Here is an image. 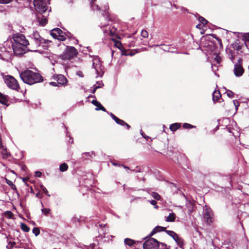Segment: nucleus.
Here are the masks:
<instances>
[{"label": "nucleus", "instance_id": "obj_35", "mask_svg": "<svg viewBox=\"0 0 249 249\" xmlns=\"http://www.w3.org/2000/svg\"><path fill=\"white\" fill-rule=\"evenodd\" d=\"M33 233L36 236H37L40 234V230L37 227H35L33 229Z\"/></svg>", "mask_w": 249, "mask_h": 249}, {"label": "nucleus", "instance_id": "obj_38", "mask_svg": "<svg viewBox=\"0 0 249 249\" xmlns=\"http://www.w3.org/2000/svg\"><path fill=\"white\" fill-rule=\"evenodd\" d=\"M141 36L144 38H146L148 36V33L145 30H142L141 32Z\"/></svg>", "mask_w": 249, "mask_h": 249}, {"label": "nucleus", "instance_id": "obj_48", "mask_svg": "<svg viewBox=\"0 0 249 249\" xmlns=\"http://www.w3.org/2000/svg\"><path fill=\"white\" fill-rule=\"evenodd\" d=\"M227 96L230 98L233 97L234 96V93L231 90H228L227 92Z\"/></svg>", "mask_w": 249, "mask_h": 249}, {"label": "nucleus", "instance_id": "obj_8", "mask_svg": "<svg viewBox=\"0 0 249 249\" xmlns=\"http://www.w3.org/2000/svg\"><path fill=\"white\" fill-rule=\"evenodd\" d=\"M50 35L54 38L57 39L60 41H64L66 39V34L58 28L52 30Z\"/></svg>", "mask_w": 249, "mask_h": 249}, {"label": "nucleus", "instance_id": "obj_37", "mask_svg": "<svg viewBox=\"0 0 249 249\" xmlns=\"http://www.w3.org/2000/svg\"><path fill=\"white\" fill-rule=\"evenodd\" d=\"M152 197L154 198H155V199H157L158 200H160L161 198L160 196L157 193H155V192L153 193Z\"/></svg>", "mask_w": 249, "mask_h": 249}, {"label": "nucleus", "instance_id": "obj_31", "mask_svg": "<svg viewBox=\"0 0 249 249\" xmlns=\"http://www.w3.org/2000/svg\"><path fill=\"white\" fill-rule=\"evenodd\" d=\"M212 36H213V37L215 38L217 40V42H218L220 47L221 48H223V44H222V42L221 39L219 37H217L216 36V35H215L214 34H212Z\"/></svg>", "mask_w": 249, "mask_h": 249}, {"label": "nucleus", "instance_id": "obj_3", "mask_svg": "<svg viewBox=\"0 0 249 249\" xmlns=\"http://www.w3.org/2000/svg\"><path fill=\"white\" fill-rule=\"evenodd\" d=\"M77 50L73 46H67L64 52L59 57L63 60H70L76 57L78 54Z\"/></svg>", "mask_w": 249, "mask_h": 249}, {"label": "nucleus", "instance_id": "obj_25", "mask_svg": "<svg viewBox=\"0 0 249 249\" xmlns=\"http://www.w3.org/2000/svg\"><path fill=\"white\" fill-rule=\"evenodd\" d=\"M176 219V214L172 213L166 217V221L167 222H174Z\"/></svg>", "mask_w": 249, "mask_h": 249}, {"label": "nucleus", "instance_id": "obj_27", "mask_svg": "<svg viewBox=\"0 0 249 249\" xmlns=\"http://www.w3.org/2000/svg\"><path fill=\"white\" fill-rule=\"evenodd\" d=\"M68 169V165L67 163L64 162L60 164L59 166V170L61 172H65Z\"/></svg>", "mask_w": 249, "mask_h": 249}, {"label": "nucleus", "instance_id": "obj_44", "mask_svg": "<svg viewBox=\"0 0 249 249\" xmlns=\"http://www.w3.org/2000/svg\"><path fill=\"white\" fill-rule=\"evenodd\" d=\"M115 46L118 48H119L120 50L122 49V47H123L122 45V43L120 41H117L116 42H115Z\"/></svg>", "mask_w": 249, "mask_h": 249}, {"label": "nucleus", "instance_id": "obj_10", "mask_svg": "<svg viewBox=\"0 0 249 249\" xmlns=\"http://www.w3.org/2000/svg\"><path fill=\"white\" fill-rule=\"evenodd\" d=\"M32 36V40L31 41V44H30L33 47L37 48L38 47L40 46L43 39L37 32H34Z\"/></svg>", "mask_w": 249, "mask_h": 249}, {"label": "nucleus", "instance_id": "obj_51", "mask_svg": "<svg viewBox=\"0 0 249 249\" xmlns=\"http://www.w3.org/2000/svg\"><path fill=\"white\" fill-rule=\"evenodd\" d=\"M100 88H101V86H94L91 92L92 93H94L95 92L96 89Z\"/></svg>", "mask_w": 249, "mask_h": 249}, {"label": "nucleus", "instance_id": "obj_50", "mask_svg": "<svg viewBox=\"0 0 249 249\" xmlns=\"http://www.w3.org/2000/svg\"><path fill=\"white\" fill-rule=\"evenodd\" d=\"M35 176L37 177H41L42 176V173L40 171H37L35 172Z\"/></svg>", "mask_w": 249, "mask_h": 249}, {"label": "nucleus", "instance_id": "obj_26", "mask_svg": "<svg viewBox=\"0 0 249 249\" xmlns=\"http://www.w3.org/2000/svg\"><path fill=\"white\" fill-rule=\"evenodd\" d=\"M122 48L121 50V51L122 52V55H125V56H127V55L133 56L135 53H137V52H133V53H128V50H126L123 47H122Z\"/></svg>", "mask_w": 249, "mask_h": 249}, {"label": "nucleus", "instance_id": "obj_22", "mask_svg": "<svg viewBox=\"0 0 249 249\" xmlns=\"http://www.w3.org/2000/svg\"><path fill=\"white\" fill-rule=\"evenodd\" d=\"M221 95L219 90H215L213 93V99L214 102L217 101L221 97Z\"/></svg>", "mask_w": 249, "mask_h": 249}, {"label": "nucleus", "instance_id": "obj_12", "mask_svg": "<svg viewBox=\"0 0 249 249\" xmlns=\"http://www.w3.org/2000/svg\"><path fill=\"white\" fill-rule=\"evenodd\" d=\"M108 9H109L108 6V5L106 6L105 7L104 13L102 14L103 16L106 17L105 19L106 22L105 23L101 22L100 27L101 28L105 27L107 25L108 21L112 20V18L110 14L109 13Z\"/></svg>", "mask_w": 249, "mask_h": 249}, {"label": "nucleus", "instance_id": "obj_58", "mask_svg": "<svg viewBox=\"0 0 249 249\" xmlns=\"http://www.w3.org/2000/svg\"><path fill=\"white\" fill-rule=\"evenodd\" d=\"M0 147L1 148H3V146L2 145V140H1L0 136Z\"/></svg>", "mask_w": 249, "mask_h": 249}, {"label": "nucleus", "instance_id": "obj_24", "mask_svg": "<svg viewBox=\"0 0 249 249\" xmlns=\"http://www.w3.org/2000/svg\"><path fill=\"white\" fill-rule=\"evenodd\" d=\"M124 242L125 245H127L130 247L133 246L136 242L134 240L130 238H125L124 240Z\"/></svg>", "mask_w": 249, "mask_h": 249}, {"label": "nucleus", "instance_id": "obj_4", "mask_svg": "<svg viewBox=\"0 0 249 249\" xmlns=\"http://www.w3.org/2000/svg\"><path fill=\"white\" fill-rule=\"evenodd\" d=\"M5 83L7 87L13 90L19 91L20 88L18 81L12 76L7 75L4 77Z\"/></svg>", "mask_w": 249, "mask_h": 249}, {"label": "nucleus", "instance_id": "obj_16", "mask_svg": "<svg viewBox=\"0 0 249 249\" xmlns=\"http://www.w3.org/2000/svg\"><path fill=\"white\" fill-rule=\"evenodd\" d=\"M91 103L95 106L97 108H96V110H102L104 112H106V109L101 104L100 102L97 101L96 100H94L91 102Z\"/></svg>", "mask_w": 249, "mask_h": 249}, {"label": "nucleus", "instance_id": "obj_28", "mask_svg": "<svg viewBox=\"0 0 249 249\" xmlns=\"http://www.w3.org/2000/svg\"><path fill=\"white\" fill-rule=\"evenodd\" d=\"M48 20L45 16H42L41 19L39 20V24L42 26H44L47 24Z\"/></svg>", "mask_w": 249, "mask_h": 249}, {"label": "nucleus", "instance_id": "obj_11", "mask_svg": "<svg viewBox=\"0 0 249 249\" xmlns=\"http://www.w3.org/2000/svg\"><path fill=\"white\" fill-rule=\"evenodd\" d=\"M27 46H24L23 45L19 44H13L12 49L14 53L17 55H21L26 52Z\"/></svg>", "mask_w": 249, "mask_h": 249}, {"label": "nucleus", "instance_id": "obj_64", "mask_svg": "<svg viewBox=\"0 0 249 249\" xmlns=\"http://www.w3.org/2000/svg\"><path fill=\"white\" fill-rule=\"evenodd\" d=\"M122 166H123L125 169H129V168L128 167H127V166H125L123 165Z\"/></svg>", "mask_w": 249, "mask_h": 249}, {"label": "nucleus", "instance_id": "obj_33", "mask_svg": "<svg viewBox=\"0 0 249 249\" xmlns=\"http://www.w3.org/2000/svg\"><path fill=\"white\" fill-rule=\"evenodd\" d=\"M178 245L179 246L180 248H182L184 244L183 242V240L182 239L180 238H178V240H177V241H176Z\"/></svg>", "mask_w": 249, "mask_h": 249}, {"label": "nucleus", "instance_id": "obj_45", "mask_svg": "<svg viewBox=\"0 0 249 249\" xmlns=\"http://www.w3.org/2000/svg\"><path fill=\"white\" fill-rule=\"evenodd\" d=\"M214 59L218 64H219L221 62V58L218 54L216 55Z\"/></svg>", "mask_w": 249, "mask_h": 249}, {"label": "nucleus", "instance_id": "obj_49", "mask_svg": "<svg viewBox=\"0 0 249 249\" xmlns=\"http://www.w3.org/2000/svg\"><path fill=\"white\" fill-rule=\"evenodd\" d=\"M233 104H234V106L235 107V109H236V110H237L238 109V107L239 106V102L236 100H233Z\"/></svg>", "mask_w": 249, "mask_h": 249}, {"label": "nucleus", "instance_id": "obj_47", "mask_svg": "<svg viewBox=\"0 0 249 249\" xmlns=\"http://www.w3.org/2000/svg\"><path fill=\"white\" fill-rule=\"evenodd\" d=\"M13 0H0V4H5L11 2Z\"/></svg>", "mask_w": 249, "mask_h": 249}, {"label": "nucleus", "instance_id": "obj_9", "mask_svg": "<svg viewBox=\"0 0 249 249\" xmlns=\"http://www.w3.org/2000/svg\"><path fill=\"white\" fill-rule=\"evenodd\" d=\"M13 39L15 42L13 44H19L24 46L30 45L29 42L26 39L24 35L21 34H17L14 35Z\"/></svg>", "mask_w": 249, "mask_h": 249}, {"label": "nucleus", "instance_id": "obj_18", "mask_svg": "<svg viewBox=\"0 0 249 249\" xmlns=\"http://www.w3.org/2000/svg\"><path fill=\"white\" fill-rule=\"evenodd\" d=\"M110 115L117 124L122 126H124V124H125V122L124 120L119 119L112 113H110Z\"/></svg>", "mask_w": 249, "mask_h": 249}, {"label": "nucleus", "instance_id": "obj_41", "mask_svg": "<svg viewBox=\"0 0 249 249\" xmlns=\"http://www.w3.org/2000/svg\"><path fill=\"white\" fill-rule=\"evenodd\" d=\"M206 241L209 243H211L212 244H213V240L210 234L207 235V237L206 238Z\"/></svg>", "mask_w": 249, "mask_h": 249}, {"label": "nucleus", "instance_id": "obj_40", "mask_svg": "<svg viewBox=\"0 0 249 249\" xmlns=\"http://www.w3.org/2000/svg\"><path fill=\"white\" fill-rule=\"evenodd\" d=\"M16 245V243L15 242H9L6 246V248L8 249H12L14 246Z\"/></svg>", "mask_w": 249, "mask_h": 249}, {"label": "nucleus", "instance_id": "obj_46", "mask_svg": "<svg viewBox=\"0 0 249 249\" xmlns=\"http://www.w3.org/2000/svg\"><path fill=\"white\" fill-rule=\"evenodd\" d=\"M150 203L155 206V209H158L159 208V206L157 205V202L155 200H152L150 201Z\"/></svg>", "mask_w": 249, "mask_h": 249}, {"label": "nucleus", "instance_id": "obj_42", "mask_svg": "<svg viewBox=\"0 0 249 249\" xmlns=\"http://www.w3.org/2000/svg\"><path fill=\"white\" fill-rule=\"evenodd\" d=\"M6 182L9 186H11L12 189H16V186L13 184L12 181L9 179H6Z\"/></svg>", "mask_w": 249, "mask_h": 249}, {"label": "nucleus", "instance_id": "obj_39", "mask_svg": "<svg viewBox=\"0 0 249 249\" xmlns=\"http://www.w3.org/2000/svg\"><path fill=\"white\" fill-rule=\"evenodd\" d=\"M5 215L8 218H12L13 216V213L10 211H6L5 213Z\"/></svg>", "mask_w": 249, "mask_h": 249}, {"label": "nucleus", "instance_id": "obj_56", "mask_svg": "<svg viewBox=\"0 0 249 249\" xmlns=\"http://www.w3.org/2000/svg\"><path fill=\"white\" fill-rule=\"evenodd\" d=\"M50 84L53 86H57V84L55 82H51L50 83Z\"/></svg>", "mask_w": 249, "mask_h": 249}, {"label": "nucleus", "instance_id": "obj_57", "mask_svg": "<svg viewBox=\"0 0 249 249\" xmlns=\"http://www.w3.org/2000/svg\"><path fill=\"white\" fill-rule=\"evenodd\" d=\"M124 126H125L127 129H129L131 127L130 126L125 122V124H124Z\"/></svg>", "mask_w": 249, "mask_h": 249}, {"label": "nucleus", "instance_id": "obj_1", "mask_svg": "<svg viewBox=\"0 0 249 249\" xmlns=\"http://www.w3.org/2000/svg\"><path fill=\"white\" fill-rule=\"evenodd\" d=\"M231 46L234 50L229 49L227 51V53L232 63L234 62L236 54L244 56L249 52L248 46L244 40L241 42L239 40H236Z\"/></svg>", "mask_w": 249, "mask_h": 249}, {"label": "nucleus", "instance_id": "obj_15", "mask_svg": "<svg viewBox=\"0 0 249 249\" xmlns=\"http://www.w3.org/2000/svg\"><path fill=\"white\" fill-rule=\"evenodd\" d=\"M166 229V228H165V227H163L159 226H156L151 231V232L149 234L148 237H150L152 236L155 233H157L158 232H160V231H167Z\"/></svg>", "mask_w": 249, "mask_h": 249}, {"label": "nucleus", "instance_id": "obj_52", "mask_svg": "<svg viewBox=\"0 0 249 249\" xmlns=\"http://www.w3.org/2000/svg\"><path fill=\"white\" fill-rule=\"evenodd\" d=\"M161 247H163L164 249H168L167 245L166 244H165V243H161Z\"/></svg>", "mask_w": 249, "mask_h": 249}, {"label": "nucleus", "instance_id": "obj_13", "mask_svg": "<svg viewBox=\"0 0 249 249\" xmlns=\"http://www.w3.org/2000/svg\"><path fill=\"white\" fill-rule=\"evenodd\" d=\"M213 213L211 209L207 208L205 209V213L204 214V219L205 222L210 225L213 222Z\"/></svg>", "mask_w": 249, "mask_h": 249}, {"label": "nucleus", "instance_id": "obj_62", "mask_svg": "<svg viewBox=\"0 0 249 249\" xmlns=\"http://www.w3.org/2000/svg\"><path fill=\"white\" fill-rule=\"evenodd\" d=\"M71 35V34L70 33H68L67 34H66V36H67L68 37H70Z\"/></svg>", "mask_w": 249, "mask_h": 249}, {"label": "nucleus", "instance_id": "obj_29", "mask_svg": "<svg viewBox=\"0 0 249 249\" xmlns=\"http://www.w3.org/2000/svg\"><path fill=\"white\" fill-rule=\"evenodd\" d=\"M20 228L21 230L25 232H29L30 231V228L25 224L21 223L20 224Z\"/></svg>", "mask_w": 249, "mask_h": 249}, {"label": "nucleus", "instance_id": "obj_7", "mask_svg": "<svg viewBox=\"0 0 249 249\" xmlns=\"http://www.w3.org/2000/svg\"><path fill=\"white\" fill-rule=\"evenodd\" d=\"M160 242L153 238L146 240L143 244V249H158Z\"/></svg>", "mask_w": 249, "mask_h": 249}, {"label": "nucleus", "instance_id": "obj_63", "mask_svg": "<svg viewBox=\"0 0 249 249\" xmlns=\"http://www.w3.org/2000/svg\"><path fill=\"white\" fill-rule=\"evenodd\" d=\"M246 39L249 40V35H248L246 36Z\"/></svg>", "mask_w": 249, "mask_h": 249}, {"label": "nucleus", "instance_id": "obj_61", "mask_svg": "<svg viewBox=\"0 0 249 249\" xmlns=\"http://www.w3.org/2000/svg\"><path fill=\"white\" fill-rule=\"evenodd\" d=\"M4 53L8 55V56L10 55L9 51H4Z\"/></svg>", "mask_w": 249, "mask_h": 249}, {"label": "nucleus", "instance_id": "obj_23", "mask_svg": "<svg viewBox=\"0 0 249 249\" xmlns=\"http://www.w3.org/2000/svg\"><path fill=\"white\" fill-rule=\"evenodd\" d=\"M2 157L3 159H6L8 157L10 156V152H8L6 148L3 146V148H2V151L1 152Z\"/></svg>", "mask_w": 249, "mask_h": 249}, {"label": "nucleus", "instance_id": "obj_32", "mask_svg": "<svg viewBox=\"0 0 249 249\" xmlns=\"http://www.w3.org/2000/svg\"><path fill=\"white\" fill-rule=\"evenodd\" d=\"M198 20L201 23V24L203 25H206L208 22L205 18L201 16L198 17Z\"/></svg>", "mask_w": 249, "mask_h": 249}, {"label": "nucleus", "instance_id": "obj_60", "mask_svg": "<svg viewBox=\"0 0 249 249\" xmlns=\"http://www.w3.org/2000/svg\"><path fill=\"white\" fill-rule=\"evenodd\" d=\"M201 24L199 23V24H198L196 26V27L197 28L200 29V28H201Z\"/></svg>", "mask_w": 249, "mask_h": 249}, {"label": "nucleus", "instance_id": "obj_59", "mask_svg": "<svg viewBox=\"0 0 249 249\" xmlns=\"http://www.w3.org/2000/svg\"><path fill=\"white\" fill-rule=\"evenodd\" d=\"M77 75L80 76H81V77H83V75L82 74V72L81 71H78L77 72Z\"/></svg>", "mask_w": 249, "mask_h": 249}, {"label": "nucleus", "instance_id": "obj_53", "mask_svg": "<svg viewBox=\"0 0 249 249\" xmlns=\"http://www.w3.org/2000/svg\"><path fill=\"white\" fill-rule=\"evenodd\" d=\"M137 52V53L139 52V51H138L136 50H128V53H133V52Z\"/></svg>", "mask_w": 249, "mask_h": 249}, {"label": "nucleus", "instance_id": "obj_34", "mask_svg": "<svg viewBox=\"0 0 249 249\" xmlns=\"http://www.w3.org/2000/svg\"><path fill=\"white\" fill-rule=\"evenodd\" d=\"M90 5H91V7L92 9L93 10H96V11L100 10V6L98 5L95 4L94 2L91 3Z\"/></svg>", "mask_w": 249, "mask_h": 249}, {"label": "nucleus", "instance_id": "obj_54", "mask_svg": "<svg viewBox=\"0 0 249 249\" xmlns=\"http://www.w3.org/2000/svg\"><path fill=\"white\" fill-rule=\"evenodd\" d=\"M36 196L37 197L41 198L42 197V194H41L39 192H38L37 194H36Z\"/></svg>", "mask_w": 249, "mask_h": 249}, {"label": "nucleus", "instance_id": "obj_17", "mask_svg": "<svg viewBox=\"0 0 249 249\" xmlns=\"http://www.w3.org/2000/svg\"><path fill=\"white\" fill-rule=\"evenodd\" d=\"M110 115L117 124L122 126H124V124H125V122L124 120L119 119L112 113H110Z\"/></svg>", "mask_w": 249, "mask_h": 249}, {"label": "nucleus", "instance_id": "obj_14", "mask_svg": "<svg viewBox=\"0 0 249 249\" xmlns=\"http://www.w3.org/2000/svg\"><path fill=\"white\" fill-rule=\"evenodd\" d=\"M53 79L56 80L58 84L62 85H66L68 80L67 78L62 74H54L53 75Z\"/></svg>", "mask_w": 249, "mask_h": 249}, {"label": "nucleus", "instance_id": "obj_36", "mask_svg": "<svg viewBox=\"0 0 249 249\" xmlns=\"http://www.w3.org/2000/svg\"><path fill=\"white\" fill-rule=\"evenodd\" d=\"M41 189L43 191V192L48 196H50V195L49 194V192L46 187L43 185H41L40 186Z\"/></svg>", "mask_w": 249, "mask_h": 249}, {"label": "nucleus", "instance_id": "obj_20", "mask_svg": "<svg viewBox=\"0 0 249 249\" xmlns=\"http://www.w3.org/2000/svg\"><path fill=\"white\" fill-rule=\"evenodd\" d=\"M165 232L167 234H168L169 236L172 237L175 241H177V240H178L179 237H178V235L174 231L167 230V231H165Z\"/></svg>", "mask_w": 249, "mask_h": 249}, {"label": "nucleus", "instance_id": "obj_2", "mask_svg": "<svg viewBox=\"0 0 249 249\" xmlns=\"http://www.w3.org/2000/svg\"><path fill=\"white\" fill-rule=\"evenodd\" d=\"M20 77L25 83L29 85H33L43 81V77L40 73L29 70L21 72Z\"/></svg>", "mask_w": 249, "mask_h": 249}, {"label": "nucleus", "instance_id": "obj_21", "mask_svg": "<svg viewBox=\"0 0 249 249\" xmlns=\"http://www.w3.org/2000/svg\"><path fill=\"white\" fill-rule=\"evenodd\" d=\"M181 127V124L180 123H176L171 124L170 125L169 129L173 132L176 131L178 129Z\"/></svg>", "mask_w": 249, "mask_h": 249}, {"label": "nucleus", "instance_id": "obj_55", "mask_svg": "<svg viewBox=\"0 0 249 249\" xmlns=\"http://www.w3.org/2000/svg\"><path fill=\"white\" fill-rule=\"evenodd\" d=\"M142 135L143 138H144L145 139L147 140L149 138L148 136H147L146 135H145L143 132L142 133Z\"/></svg>", "mask_w": 249, "mask_h": 249}, {"label": "nucleus", "instance_id": "obj_30", "mask_svg": "<svg viewBox=\"0 0 249 249\" xmlns=\"http://www.w3.org/2000/svg\"><path fill=\"white\" fill-rule=\"evenodd\" d=\"M182 127L184 129H192L196 128L195 125H192L188 123H184L183 124Z\"/></svg>", "mask_w": 249, "mask_h": 249}, {"label": "nucleus", "instance_id": "obj_6", "mask_svg": "<svg viewBox=\"0 0 249 249\" xmlns=\"http://www.w3.org/2000/svg\"><path fill=\"white\" fill-rule=\"evenodd\" d=\"M244 71L245 70L243 67V59L241 57H239L234 65V74L236 77H240L243 74Z\"/></svg>", "mask_w": 249, "mask_h": 249}, {"label": "nucleus", "instance_id": "obj_19", "mask_svg": "<svg viewBox=\"0 0 249 249\" xmlns=\"http://www.w3.org/2000/svg\"><path fill=\"white\" fill-rule=\"evenodd\" d=\"M7 96L4 95L2 94L1 92H0V103L2 105H6L7 106H8L9 104H7Z\"/></svg>", "mask_w": 249, "mask_h": 249}, {"label": "nucleus", "instance_id": "obj_5", "mask_svg": "<svg viewBox=\"0 0 249 249\" xmlns=\"http://www.w3.org/2000/svg\"><path fill=\"white\" fill-rule=\"evenodd\" d=\"M34 5L36 11L41 14L45 13L48 9L46 0H34Z\"/></svg>", "mask_w": 249, "mask_h": 249}, {"label": "nucleus", "instance_id": "obj_43", "mask_svg": "<svg viewBox=\"0 0 249 249\" xmlns=\"http://www.w3.org/2000/svg\"><path fill=\"white\" fill-rule=\"evenodd\" d=\"M50 209L48 208H43L41 209L42 212L45 215H47L50 213Z\"/></svg>", "mask_w": 249, "mask_h": 249}]
</instances>
